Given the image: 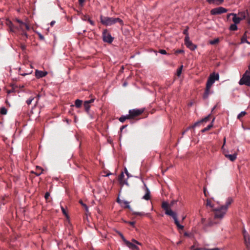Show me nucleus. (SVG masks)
I'll use <instances>...</instances> for the list:
<instances>
[{"label": "nucleus", "instance_id": "obj_27", "mask_svg": "<svg viewBox=\"0 0 250 250\" xmlns=\"http://www.w3.org/2000/svg\"><path fill=\"white\" fill-rule=\"evenodd\" d=\"M82 101L80 100L79 99H77L75 101V106L76 107L79 108L81 106V105L82 104Z\"/></svg>", "mask_w": 250, "mask_h": 250}, {"label": "nucleus", "instance_id": "obj_30", "mask_svg": "<svg viewBox=\"0 0 250 250\" xmlns=\"http://www.w3.org/2000/svg\"><path fill=\"white\" fill-rule=\"evenodd\" d=\"M118 233L119 234V235H120V236L121 237V238H122V239L123 240V241L125 242V243L126 244V243H127V242H128V241L127 240L125 237H124V236L123 235V234L120 231H118Z\"/></svg>", "mask_w": 250, "mask_h": 250}, {"label": "nucleus", "instance_id": "obj_15", "mask_svg": "<svg viewBox=\"0 0 250 250\" xmlns=\"http://www.w3.org/2000/svg\"><path fill=\"white\" fill-rule=\"evenodd\" d=\"M117 202L120 204L121 206H123L124 205V207L125 208H128V209H131L130 208V206L129 205V202L126 201V200H121L119 199V198H118L117 199Z\"/></svg>", "mask_w": 250, "mask_h": 250}, {"label": "nucleus", "instance_id": "obj_16", "mask_svg": "<svg viewBox=\"0 0 250 250\" xmlns=\"http://www.w3.org/2000/svg\"><path fill=\"white\" fill-rule=\"evenodd\" d=\"M144 186L146 188V194L145 195L142 197L143 199L146 200H148L150 199V191L148 188L147 187L145 183H144Z\"/></svg>", "mask_w": 250, "mask_h": 250}, {"label": "nucleus", "instance_id": "obj_39", "mask_svg": "<svg viewBox=\"0 0 250 250\" xmlns=\"http://www.w3.org/2000/svg\"><path fill=\"white\" fill-rule=\"evenodd\" d=\"M212 126V125L211 124L208 125L206 127L204 128L202 130V132H204L209 130Z\"/></svg>", "mask_w": 250, "mask_h": 250}, {"label": "nucleus", "instance_id": "obj_36", "mask_svg": "<svg viewBox=\"0 0 250 250\" xmlns=\"http://www.w3.org/2000/svg\"><path fill=\"white\" fill-rule=\"evenodd\" d=\"M83 20L86 21L87 20V21L89 22V23L92 25H94V22L91 20L89 18H87L85 17V18L83 19Z\"/></svg>", "mask_w": 250, "mask_h": 250}, {"label": "nucleus", "instance_id": "obj_43", "mask_svg": "<svg viewBox=\"0 0 250 250\" xmlns=\"http://www.w3.org/2000/svg\"><path fill=\"white\" fill-rule=\"evenodd\" d=\"M37 168L41 170V172H36L35 173V174H36V175L37 176H40L42 173V169L41 167H37Z\"/></svg>", "mask_w": 250, "mask_h": 250}, {"label": "nucleus", "instance_id": "obj_17", "mask_svg": "<svg viewBox=\"0 0 250 250\" xmlns=\"http://www.w3.org/2000/svg\"><path fill=\"white\" fill-rule=\"evenodd\" d=\"M206 1L210 4L220 5L223 2L224 0H206Z\"/></svg>", "mask_w": 250, "mask_h": 250}, {"label": "nucleus", "instance_id": "obj_60", "mask_svg": "<svg viewBox=\"0 0 250 250\" xmlns=\"http://www.w3.org/2000/svg\"><path fill=\"white\" fill-rule=\"evenodd\" d=\"M55 22H55V21H51V22L50 23V25H51V26H53L54 25V24L55 23Z\"/></svg>", "mask_w": 250, "mask_h": 250}, {"label": "nucleus", "instance_id": "obj_6", "mask_svg": "<svg viewBox=\"0 0 250 250\" xmlns=\"http://www.w3.org/2000/svg\"><path fill=\"white\" fill-rule=\"evenodd\" d=\"M185 44L188 48L192 51L195 50L197 48V46L194 44L190 40L189 37H185Z\"/></svg>", "mask_w": 250, "mask_h": 250}, {"label": "nucleus", "instance_id": "obj_1", "mask_svg": "<svg viewBox=\"0 0 250 250\" xmlns=\"http://www.w3.org/2000/svg\"><path fill=\"white\" fill-rule=\"evenodd\" d=\"M233 200L231 198L229 197L227 199L225 205L213 208L215 211L214 218L222 219L226 214L229 206L232 203Z\"/></svg>", "mask_w": 250, "mask_h": 250}, {"label": "nucleus", "instance_id": "obj_51", "mask_svg": "<svg viewBox=\"0 0 250 250\" xmlns=\"http://www.w3.org/2000/svg\"><path fill=\"white\" fill-rule=\"evenodd\" d=\"M94 101H95V99L92 98L89 100L85 101V102H88V103L90 104L91 103H93L94 102Z\"/></svg>", "mask_w": 250, "mask_h": 250}, {"label": "nucleus", "instance_id": "obj_44", "mask_svg": "<svg viewBox=\"0 0 250 250\" xmlns=\"http://www.w3.org/2000/svg\"><path fill=\"white\" fill-rule=\"evenodd\" d=\"M61 210L63 213V214L67 216V212H66L65 208L62 206H61Z\"/></svg>", "mask_w": 250, "mask_h": 250}, {"label": "nucleus", "instance_id": "obj_48", "mask_svg": "<svg viewBox=\"0 0 250 250\" xmlns=\"http://www.w3.org/2000/svg\"><path fill=\"white\" fill-rule=\"evenodd\" d=\"M125 173L126 174V175L127 176V179L130 177H131L132 176L130 175V174L128 173L126 168H125Z\"/></svg>", "mask_w": 250, "mask_h": 250}, {"label": "nucleus", "instance_id": "obj_50", "mask_svg": "<svg viewBox=\"0 0 250 250\" xmlns=\"http://www.w3.org/2000/svg\"><path fill=\"white\" fill-rule=\"evenodd\" d=\"M207 206H209L211 208L213 207V206L212 205L210 201L209 200H207Z\"/></svg>", "mask_w": 250, "mask_h": 250}, {"label": "nucleus", "instance_id": "obj_19", "mask_svg": "<svg viewBox=\"0 0 250 250\" xmlns=\"http://www.w3.org/2000/svg\"><path fill=\"white\" fill-rule=\"evenodd\" d=\"M242 20V19L237 17V15L236 13H234L232 18V21L234 22V24H238Z\"/></svg>", "mask_w": 250, "mask_h": 250}, {"label": "nucleus", "instance_id": "obj_42", "mask_svg": "<svg viewBox=\"0 0 250 250\" xmlns=\"http://www.w3.org/2000/svg\"><path fill=\"white\" fill-rule=\"evenodd\" d=\"M209 115L206 116V117H205L204 118L202 119V120H201V122H202V123L204 122H207L208 120L209 119Z\"/></svg>", "mask_w": 250, "mask_h": 250}, {"label": "nucleus", "instance_id": "obj_63", "mask_svg": "<svg viewBox=\"0 0 250 250\" xmlns=\"http://www.w3.org/2000/svg\"><path fill=\"white\" fill-rule=\"evenodd\" d=\"M217 107V105H215V106H213V107L212 108V111H213Z\"/></svg>", "mask_w": 250, "mask_h": 250}, {"label": "nucleus", "instance_id": "obj_45", "mask_svg": "<svg viewBox=\"0 0 250 250\" xmlns=\"http://www.w3.org/2000/svg\"><path fill=\"white\" fill-rule=\"evenodd\" d=\"M132 242L134 244H137V245H141V243L139 242L138 241H137V240H136L135 239H132Z\"/></svg>", "mask_w": 250, "mask_h": 250}, {"label": "nucleus", "instance_id": "obj_9", "mask_svg": "<svg viewBox=\"0 0 250 250\" xmlns=\"http://www.w3.org/2000/svg\"><path fill=\"white\" fill-rule=\"evenodd\" d=\"M243 233L246 247L248 249L250 250V237L249 234L245 229L243 230Z\"/></svg>", "mask_w": 250, "mask_h": 250}, {"label": "nucleus", "instance_id": "obj_21", "mask_svg": "<svg viewBox=\"0 0 250 250\" xmlns=\"http://www.w3.org/2000/svg\"><path fill=\"white\" fill-rule=\"evenodd\" d=\"M225 157L228 158L230 161L233 162L237 158V154L233 153L232 154H225Z\"/></svg>", "mask_w": 250, "mask_h": 250}, {"label": "nucleus", "instance_id": "obj_7", "mask_svg": "<svg viewBox=\"0 0 250 250\" xmlns=\"http://www.w3.org/2000/svg\"><path fill=\"white\" fill-rule=\"evenodd\" d=\"M103 38L104 42L108 43H111L113 41V38L107 32L106 30H104L103 33Z\"/></svg>", "mask_w": 250, "mask_h": 250}, {"label": "nucleus", "instance_id": "obj_5", "mask_svg": "<svg viewBox=\"0 0 250 250\" xmlns=\"http://www.w3.org/2000/svg\"><path fill=\"white\" fill-rule=\"evenodd\" d=\"M228 11V9L223 7H219L213 8L211 10L210 14L212 15H216L226 13Z\"/></svg>", "mask_w": 250, "mask_h": 250}, {"label": "nucleus", "instance_id": "obj_18", "mask_svg": "<svg viewBox=\"0 0 250 250\" xmlns=\"http://www.w3.org/2000/svg\"><path fill=\"white\" fill-rule=\"evenodd\" d=\"M129 249H132L133 250H139V249L138 246H137L134 243L129 242V241L127 242L125 244Z\"/></svg>", "mask_w": 250, "mask_h": 250}, {"label": "nucleus", "instance_id": "obj_49", "mask_svg": "<svg viewBox=\"0 0 250 250\" xmlns=\"http://www.w3.org/2000/svg\"><path fill=\"white\" fill-rule=\"evenodd\" d=\"M183 53H184V50H183V49H179V50H177L175 51V53H176V54Z\"/></svg>", "mask_w": 250, "mask_h": 250}, {"label": "nucleus", "instance_id": "obj_41", "mask_svg": "<svg viewBox=\"0 0 250 250\" xmlns=\"http://www.w3.org/2000/svg\"><path fill=\"white\" fill-rule=\"evenodd\" d=\"M34 100V98L33 97H30L28 99H27L26 101V104H28V105H29L31 104L32 101Z\"/></svg>", "mask_w": 250, "mask_h": 250}, {"label": "nucleus", "instance_id": "obj_32", "mask_svg": "<svg viewBox=\"0 0 250 250\" xmlns=\"http://www.w3.org/2000/svg\"><path fill=\"white\" fill-rule=\"evenodd\" d=\"M201 123L202 122H201V120H200L195 122L192 125L189 126V127H191V128H194L196 126H199Z\"/></svg>", "mask_w": 250, "mask_h": 250}, {"label": "nucleus", "instance_id": "obj_56", "mask_svg": "<svg viewBox=\"0 0 250 250\" xmlns=\"http://www.w3.org/2000/svg\"><path fill=\"white\" fill-rule=\"evenodd\" d=\"M191 127L188 126L182 133L183 135L185 134L189 129H191Z\"/></svg>", "mask_w": 250, "mask_h": 250}, {"label": "nucleus", "instance_id": "obj_54", "mask_svg": "<svg viewBox=\"0 0 250 250\" xmlns=\"http://www.w3.org/2000/svg\"><path fill=\"white\" fill-rule=\"evenodd\" d=\"M204 250H220V249L219 248H213V249H204Z\"/></svg>", "mask_w": 250, "mask_h": 250}, {"label": "nucleus", "instance_id": "obj_57", "mask_svg": "<svg viewBox=\"0 0 250 250\" xmlns=\"http://www.w3.org/2000/svg\"><path fill=\"white\" fill-rule=\"evenodd\" d=\"M233 14H234V13L228 14L227 16V19L228 20L229 19V18L230 17V16H232L233 17Z\"/></svg>", "mask_w": 250, "mask_h": 250}, {"label": "nucleus", "instance_id": "obj_29", "mask_svg": "<svg viewBox=\"0 0 250 250\" xmlns=\"http://www.w3.org/2000/svg\"><path fill=\"white\" fill-rule=\"evenodd\" d=\"M168 205L167 203L164 202L162 203V207L165 210V211H167V210H169V209L168 208Z\"/></svg>", "mask_w": 250, "mask_h": 250}, {"label": "nucleus", "instance_id": "obj_46", "mask_svg": "<svg viewBox=\"0 0 250 250\" xmlns=\"http://www.w3.org/2000/svg\"><path fill=\"white\" fill-rule=\"evenodd\" d=\"M50 196V193L49 192H46L44 195V198L46 200H47Z\"/></svg>", "mask_w": 250, "mask_h": 250}, {"label": "nucleus", "instance_id": "obj_14", "mask_svg": "<svg viewBox=\"0 0 250 250\" xmlns=\"http://www.w3.org/2000/svg\"><path fill=\"white\" fill-rule=\"evenodd\" d=\"M210 87H211V86L206 84L205 91L203 95V98L204 99H208L209 95L213 93V91L210 90Z\"/></svg>", "mask_w": 250, "mask_h": 250}, {"label": "nucleus", "instance_id": "obj_12", "mask_svg": "<svg viewBox=\"0 0 250 250\" xmlns=\"http://www.w3.org/2000/svg\"><path fill=\"white\" fill-rule=\"evenodd\" d=\"M165 213L167 215L170 216L173 219L174 223H176L178 221L177 213L173 211L171 209H169V210H167V211L165 212Z\"/></svg>", "mask_w": 250, "mask_h": 250}, {"label": "nucleus", "instance_id": "obj_8", "mask_svg": "<svg viewBox=\"0 0 250 250\" xmlns=\"http://www.w3.org/2000/svg\"><path fill=\"white\" fill-rule=\"evenodd\" d=\"M143 112V110L139 109H133L129 110V114L128 115H129V118H131L139 116Z\"/></svg>", "mask_w": 250, "mask_h": 250}, {"label": "nucleus", "instance_id": "obj_4", "mask_svg": "<svg viewBox=\"0 0 250 250\" xmlns=\"http://www.w3.org/2000/svg\"><path fill=\"white\" fill-rule=\"evenodd\" d=\"M219 79V75L218 73H211L208 78L206 84L211 86L216 81Z\"/></svg>", "mask_w": 250, "mask_h": 250}, {"label": "nucleus", "instance_id": "obj_20", "mask_svg": "<svg viewBox=\"0 0 250 250\" xmlns=\"http://www.w3.org/2000/svg\"><path fill=\"white\" fill-rule=\"evenodd\" d=\"M248 33L247 31H245L244 35L242 36L241 39V43H247L248 44H250V42L247 40V34Z\"/></svg>", "mask_w": 250, "mask_h": 250}, {"label": "nucleus", "instance_id": "obj_58", "mask_svg": "<svg viewBox=\"0 0 250 250\" xmlns=\"http://www.w3.org/2000/svg\"><path fill=\"white\" fill-rule=\"evenodd\" d=\"M128 224H130V225H131L132 226L134 227V225H135V222H134V221H132V222H128Z\"/></svg>", "mask_w": 250, "mask_h": 250}, {"label": "nucleus", "instance_id": "obj_31", "mask_svg": "<svg viewBox=\"0 0 250 250\" xmlns=\"http://www.w3.org/2000/svg\"><path fill=\"white\" fill-rule=\"evenodd\" d=\"M247 114V112L245 111H241L238 115H237V118L238 119H240L241 118L244 116H245L246 114Z\"/></svg>", "mask_w": 250, "mask_h": 250}, {"label": "nucleus", "instance_id": "obj_25", "mask_svg": "<svg viewBox=\"0 0 250 250\" xmlns=\"http://www.w3.org/2000/svg\"><path fill=\"white\" fill-rule=\"evenodd\" d=\"M130 119L129 115H128L127 114L125 116H122L121 117H120L119 120L121 123H124L126 119Z\"/></svg>", "mask_w": 250, "mask_h": 250}, {"label": "nucleus", "instance_id": "obj_23", "mask_svg": "<svg viewBox=\"0 0 250 250\" xmlns=\"http://www.w3.org/2000/svg\"><path fill=\"white\" fill-rule=\"evenodd\" d=\"M248 13L247 11L240 12L238 13V17H240L242 20H244L246 17V14Z\"/></svg>", "mask_w": 250, "mask_h": 250}, {"label": "nucleus", "instance_id": "obj_53", "mask_svg": "<svg viewBox=\"0 0 250 250\" xmlns=\"http://www.w3.org/2000/svg\"><path fill=\"white\" fill-rule=\"evenodd\" d=\"M38 35L41 40H44V38L43 36L42 35L41 33H39Z\"/></svg>", "mask_w": 250, "mask_h": 250}, {"label": "nucleus", "instance_id": "obj_13", "mask_svg": "<svg viewBox=\"0 0 250 250\" xmlns=\"http://www.w3.org/2000/svg\"><path fill=\"white\" fill-rule=\"evenodd\" d=\"M125 175L123 172H122L119 176V182L120 184L123 186L124 185H125L127 187H129V184L127 182V178L124 179Z\"/></svg>", "mask_w": 250, "mask_h": 250}, {"label": "nucleus", "instance_id": "obj_28", "mask_svg": "<svg viewBox=\"0 0 250 250\" xmlns=\"http://www.w3.org/2000/svg\"><path fill=\"white\" fill-rule=\"evenodd\" d=\"M7 110L5 107H2L0 108V113L1 115H5L7 114Z\"/></svg>", "mask_w": 250, "mask_h": 250}, {"label": "nucleus", "instance_id": "obj_40", "mask_svg": "<svg viewBox=\"0 0 250 250\" xmlns=\"http://www.w3.org/2000/svg\"><path fill=\"white\" fill-rule=\"evenodd\" d=\"M133 214L136 215H140V216H144L146 215L145 213L143 212H133Z\"/></svg>", "mask_w": 250, "mask_h": 250}, {"label": "nucleus", "instance_id": "obj_64", "mask_svg": "<svg viewBox=\"0 0 250 250\" xmlns=\"http://www.w3.org/2000/svg\"><path fill=\"white\" fill-rule=\"evenodd\" d=\"M248 24H249V26L250 25V19H249V20L248 21Z\"/></svg>", "mask_w": 250, "mask_h": 250}, {"label": "nucleus", "instance_id": "obj_47", "mask_svg": "<svg viewBox=\"0 0 250 250\" xmlns=\"http://www.w3.org/2000/svg\"><path fill=\"white\" fill-rule=\"evenodd\" d=\"M159 53L161 54L165 55L167 54V51L164 49H161L159 50Z\"/></svg>", "mask_w": 250, "mask_h": 250}, {"label": "nucleus", "instance_id": "obj_2", "mask_svg": "<svg viewBox=\"0 0 250 250\" xmlns=\"http://www.w3.org/2000/svg\"><path fill=\"white\" fill-rule=\"evenodd\" d=\"M100 21L101 23L105 26H110L117 22H119L121 25L124 24L123 20L119 18L104 17L101 15L100 16Z\"/></svg>", "mask_w": 250, "mask_h": 250}, {"label": "nucleus", "instance_id": "obj_35", "mask_svg": "<svg viewBox=\"0 0 250 250\" xmlns=\"http://www.w3.org/2000/svg\"><path fill=\"white\" fill-rule=\"evenodd\" d=\"M219 39L218 38H216L213 40L210 41L209 42V43L212 45L215 44L216 43H217L219 42Z\"/></svg>", "mask_w": 250, "mask_h": 250}, {"label": "nucleus", "instance_id": "obj_24", "mask_svg": "<svg viewBox=\"0 0 250 250\" xmlns=\"http://www.w3.org/2000/svg\"><path fill=\"white\" fill-rule=\"evenodd\" d=\"M84 109H85V111L88 113L89 112V110H90V104L88 103V102H84Z\"/></svg>", "mask_w": 250, "mask_h": 250}, {"label": "nucleus", "instance_id": "obj_55", "mask_svg": "<svg viewBox=\"0 0 250 250\" xmlns=\"http://www.w3.org/2000/svg\"><path fill=\"white\" fill-rule=\"evenodd\" d=\"M191 250H202V249L201 248H196V249H194V246H192L190 248Z\"/></svg>", "mask_w": 250, "mask_h": 250}, {"label": "nucleus", "instance_id": "obj_38", "mask_svg": "<svg viewBox=\"0 0 250 250\" xmlns=\"http://www.w3.org/2000/svg\"><path fill=\"white\" fill-rule=\"evenodd\" d=\"M79 203L84 208L85 211H88V208L87 206V205L86 204H84L82 200H80L79 201Z\"/></svg>", "mask_w": 250, "mask_h": 250}, {"label": "nucleus", "instance_id": "obj_11", "mask_svg": "<svg viewBox=\"0 0 250 250\" xmlns=\"http://www.w3.org/2000/svg\"><path fill=\"white\" fill-rule=\"evenodd\" d=\"M165 213L167 215L170 216L173 219L174 223H176L178 221L177 213L173 211L171 209H169V210H167V211L165 212Z\"/></svg>", "mask_w": 250, "mask_h": 250}, {"label": "nucleus", "instance_id": "obj_61", "mask_svg": "<svg viewBox=\"0 0 250 250\" xmlns=\"http://www.w3.org/2000/svg\"><path fill=\"white\" fill-rule=\"evenodd\" d=\"M79 0V3L81 4H82L84 2V0Z\"/></svg>", "mask_w": 250, "mask_h": 250}, {"label": "nucleus", "instance_id": "obj_10", "mask_svg": "<svg viewBox=\"0 0 250 250\" xmlns=\"http://www.w3.org/2000/svg\"><path fill=\"white\" fill-rule=\"evenodd\" d=\"M47 73V72L45 71L36 70L35 75L37 79H40L46 76Z\"/></svg>", "mask_w": 250, "mask_h": 250}, {"label": "nucleus", "instance_id": "obj_34", "mask_svg": "<svg viewBox=\"0 0 250 250\" xmlns=\"http://www.w3.org/2000/svg\"><path fill=\"white\" fill-rule=\"evenodd\" d=\"M183 67V65H181L180 67L177 69V75L178 76H180L181 75Z\"/></svg>", "mask_w": 250, "mask_h": 250}, {"label": "nucleus", "instance_id": "obj_37", "mask_svg": "<svg viewBox=\"0 0 250 250\" xmlns=\"http://www.w3.org/2000/svg\"><path fill=\"white\" fill-rule=\"evenodd\" d=\"M188 30V27L187 26L186 28L183 31V34L186 35V37H189Z\"/></svg>", "mask_w": 250, "mask_h": 250}, {"label": "nucleus", "instance_id": "obj_33", "mask_svg": "<svg viewBox=\"0 0 250 250\" xmlns=\"http://www.w3.org/2000/svg\"><path fill=\"white\" fill-rule=\"evenodd\" d=\"M175 224L179 229H181V230L183 229L184 226L180 224L179 221H178L177 222L175 223Z\"/></svg>", "mask_w": 250, "mask_h": 250}, {"label": "nucleus", "instance_id": "obj_22", "mask_svg": "<svg viewBox=\"0 0 250 250\" xmlns=\"http://www.w3.org/2000/svg\"><path fill=\"white\" fill-rule=\"evenodd\" d=\"M16 21L18 22L19 23H20L21 25H24L25 26L26 29L27 30H29V25L26 24V23L23 22L22 21H21V20L20 19H16Z\"/></svg>", "mask_w": 250, "mask_h": 250}, {"label": "nucleus", "instance_id": "obj_52", "mask_svg": "<svg viewBox=\"0 0 250 250\" xmlns=\"http://www.w3.org/2000/svg\"><path fill=\"white\" fill-rule=\"evenodd\" d=\"M21 48L23 51L26 49V45L24 44H21Z\"/></svg>", "mask_w": 250, "mask_h": 250}, {"label": "nucleus", "instance_id": "obj_59", "mask_svg": "<svg viewBox=\"0 0 250 250\" xmlns=\"http://www.w3.org/2000/svg\"><path fill=\"white\" fill-rule=\"evenodd\" d=\"M127 126L126 125H123L120 128V130L122 131L124 128H125Z\"/></svg>", "mask_w": 250, "mask_h": 250}, {"label": "nucleus", "instance_id": "obj_3", "mask_svg": "<svg viewBox=\"0 0 250 250\" xmlns=\"http://www.w3.org/2000/svg\"><path fill=\"white\" fill-rule=\"evenodd\" d=\"M250 73L249 70H247L243 74L242 77L240 79L239 84L240 85H246L247 86H250Z\"/></svg>", "mask_w": 250, "mask_h": 250}, {"label": "nucleus", "instance_id": "obj_26", "mask_svg": "<svg viewBox=\"0 0 250 250\" xmlns=\"http://www.w3.org/2000/svg\"><path fill=\"white\" fill-rule=\"evenodd\" d=\"M237 24H232L229 27V30L230 31H236L238 29Z\"/></svg>", "mask_w": 250, "mask_h": 250}, {"label": "nucleus", "instance_id": "obj_62", "mask_svg": "<svg viewBox=\"0 0 250 250\" xmlns=\"http://www.w3.org/2000/svg\"><path fill=\"white\" fill-rule=\"evenodd\" d=\"M204 193L205 195L206 196H207V192H206V188H204Z\"/></svg>", "mask_w": 250, "mask_h": 250}]
</instances>
